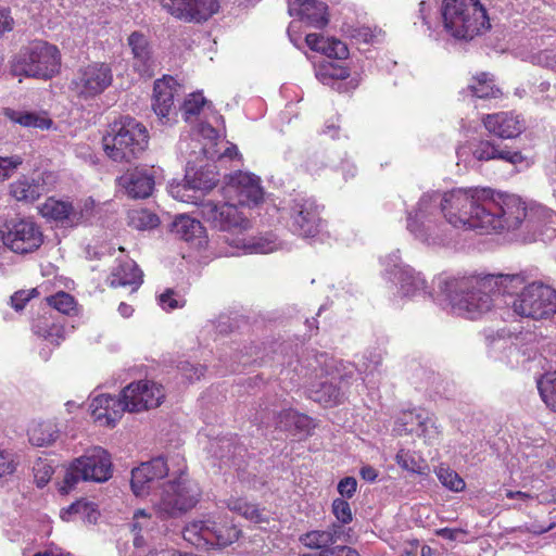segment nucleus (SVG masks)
Masks as SVG:
<instances>
[{"instance_id":"6ab92c4d","label":"nucleus","mask_w":556,"mask_h":556,"mask_svg":"<svg viewBox=\"0 0 556 556\" xmlns=\"http://www.w3.org/2000/svg\"><path fill=\"white\" fill-rule=\"evenodd\" d=\"M124 396L128 399L130 413L159 407L165 393L163 387L150 380L131 382L124 388Z\"/></svg>"},{"instance_id":"72a5a7b5","label":"nucleus","mask_w":556,"mask_h":556,"mask_svg":"<svg viewBox=\"0 0 556 556\" xmlns=\"http://www.w3.org/2000/svg\"><path fill=\"white\" fill-rule=\"evenodd\" d=\"M238 249L249 254H267L278 249L279 241L276 235L267 232L257 237L237 238L231 241Z\"/></svg>"},{"instance_id":"7ed1b4c3","label":"nucleus","mask_w":556,"mask_h":556,"mask_svg":"<svg viewBox=\"0 0 556 556\" xmlns=\"http://www.w3.org/2000/svg\"><path fill=\"white\" fill-rule=\"evenodd\" d=\"M149 130L130 115L121 116L109 125L102 146L109 159L116 163H132L149 147Z\"/></svg>"},{"instance_id":"2eb2a0df","label":"nucleus","mask_w":556,"mask_h":556,"mask_svg":"<svg viewBox=\"0 0 556 556\" xmlns=\"http://www.w3.org/2000/svg\"><path fill=\"white\" fill-rule=\"evenodd\" d=\"M486 282L483 286L491 287L496 299L497 305L506 301H513V296H519L520 291H525L533 278L536 277L534 269H523L513 274H488Z\"/></svg>"},{"instance_id":"cd10ccee","label":"nucleus","mask_w":556,"mask_h":556,"mask_svg":"<svg viewBox=\"0 0 556 556\" xmlns=\"http://www.w3.org/2000/svg\"><path fill=\"white\" fill-rule=\"evenodd\" d=\"M119 182L128 197L132 199L149 198L155 186L154 169L136 167L132 172L119 177Z\"/></svg>"},{"instance_id":"c85d7f7f","label":"nucleus","mask_w":556,"mask_h":556,"mask_svg":"<svg viewBox=\"0 0 556 556\" xmlns=\"http://www.w3.org/2000/svg\"><path fill=\"white\" fill-rule=\"evenodd\" d=\"M42 215L66 228H74L84 222V211L71 202L49 198L42 206Z\"/></svg>"},{"instance_id":"de8ad7c7","label":"nucleus","mask_w":556,"mask_h":556,"mask_svg":"<svg viewBox=\"0 0 556 556\" xmlns=\"http://www.w3.org/2000/svg\"><path fill=\"white\" fill-rule=\"evenodd\" d=\"M159 224V216L148 210L136 211L131 215V225L140 230L156 228Z\"/></svg>"},{"instance_id":"a18cd8bd","label":"nucleus","mask_w":556,"mask_h":556,"mask_svg":"<svg viewBox=\"0 0 556 556\" xmlns=\"http://www.w3.org/2000/svg\"><path fill=\"white\" fill-rule=\"evenodd\" d=\"M46 301L49 306L64 315L70 316L77 312L75 298L67 292L59 291L46 298Z\"/></svg>"},{"instance_id":"052dcab7","label":"nucleus","mask_w":556,"mask_h":556,"mask_svg":"<svg viewBox=\"0 0 556 556\" xmlns=\"http://www.w3.org/2000/svg\"><path fill=\"white\" fill-rule=\"evenodd\" d=\"M357 490V481L354 477L342 478L338 485L337 491L341 495V498H352Z\"/></svg>"},{"instance_id":"5701e85b","label":"nucleus","mask_w":556,"mask_h":556,"mask_svg":"<svg viewBox=\"0 0 556 556\" xmlns=\"http://www.w3.org/2000/svg\"><path fill=\"white\" fill-rule=\"evenodd\" d=\"M471 153L475 160L480 162L501 160L510 164H519L525 161L520 150L508 148L496 138H481L473 144Z\"/></svg>"},{"instance_id":"2f4dec72","label":"nucleus","mask_w":556,"mask_h":556,"mask_svg":"<svg viewBox=\"0 0 556 556\" xmlns=\"http://www.w3.org/2000/svg\"><path fill=\"white\" fill-rule=\"evenodd\" d=\"M109 280L111 287H131V291H136L142 283V271L134 261L128 260L113 269Z\"/></svg>"},{"instance_id":"423d86ee","label":"nucleus","mask_w":556,"mask_h":556,"mask_svg":"<svg viewBox=\"0 0 556 556\" xmlns=\"http://www.w3.org/2000/svg\"><path fill=\"white\" fill-rule=\"evenodd\" d=\"M202 497V489L187 472L180 470L179 476L165 482L159 502L155 504L156 514L161 519L179 518L197 506Z\"/></svg>"},{"instance_id":"4c0bfd02","label":"nucleus","mask_w":556,"mask_h":556,"mask_svg":"<svg viewBox=\"0 0 556 556\" xmlns=\"http://www.w3.org/2000/svg\"><path fill=\"white\" fill-rule=\"evenodd\" d=\"M202 229L201 223L188 215H179L169 224V231L185 241L200 237Z\"/></svg>"},{"instance_id":"6e6552de","label":"nucleus","mask_w":556,"mask_h":556,"mask_svg":"<svg viewBox=\"0 0 556 556\" xmlns=\"http://www.w3.org/2000/svg\"><path fill=\"white\" fill-rule=\"evenodd\" d=\"M242 531L227 517L218 520H195L182 529L184 539L198 548H223L241 536Z\"/></svg>"},{"instance_id":"39448f33","label":"nucleus","mask_w":556,"mask_h":556,"mask_svg":"<svg viewBox=\"0 0 556 556\" xmlns=\"http://www.w3.org/2000/svg\"><path fill=\"white\" fill-rule=\"evenodd\" d=\"M61 53L56 46L35 40L22 47L10 60V73L48 80L60 73Z\"/></svg>"},{"instance_id":"bb28decb","label":"nucleus","mask_w":556,"mask_h":556,"mask_svg":"<svg viewBox=\"0 0 556 556\" xmlns=\"http://www.w3.org/2000/svg\"><path fill=\"white\" fill-rule=\"evenodd\" d=\"M219 181L217 166L213 163H205L197 166L193 160H188L185 174V189L211 191Z\"/></svg>"},{"instance_id":"864d4df0","label":"nucleus","mask_w":556,"mask_h":556,"mask_svg":"<svg viewBox=\"0 0 556 556\" xmlns=\"http://www.w3.org/2000/svg\"><path fill=\"white\" fill-rule=\"evenodd\" d=\"M14 121L24 127L40 129H48L52 124L51 119L40 117L36 113L30 112L18 113V116L14 118Z\"/></svg>"},{"instance_id":"bf43d9fd","label":"nucleus","mask_w":556,"mask_h":556,"mask_svg":"<svg viewBox=\"0 0 556 556\" xmlns=\"http://www.w3.org/2000/svg\"><path fill=\"white\" fill-rule=\"evenodd\" d=\"M21 164V156H0V181L10 178Z\"/></svg>"},{"instance_id":"37998d69","label":"nucleus","mask_w":556,"mask_h":556,"mask_svg":"<svg viewBox=\"0 0 556 556\" xmlns=\"http://www.w3.org/2000/svg\"><path fill=\"white\" fill-rule=\"evenodd\" d=\"M437 478L443 486L453 492H462L466 488L464 479L452 468L441 464L434 470Z\"/></svg>"},{"instance_id":"a878e982","label":"nucleus","mask_w":556,"mask_h":556,"mask_svg":"<svg viewBox=\"0 0 556 556\" xmlns=\"http://www.w3.org/2000/svg\"><path fill=\"white\" fill-rule=\"evenodd\" d=\"M177 84L173 76L164 75L153 85L152 109L162 124L170 122L169 115L174 109V99Z\"/></svg>"},{"instance_id":"4be33fe9","label":"nucleus","mask_w":556,"mask_h":556,"mask_svg":"<svg viewBox=\"0 0 556 556\" xmlns=\"http://www.w3.org/2000/svg\"><path fill=\"white\" fill-rule=\"evenodd\" d=\"M169 472L168 465L164 456H156L149 462L141 463L140 466L131 470L130 488L136 496L149 494L151 484L155 480L165 478Z\"/></svg>"},{"instance_id":"20e7f679","label":"nucleus","mask_w":556,"mask_h":556,"mask_svg":"<svg viewBox=\"0 0 556 556\" xmlns=\"http://www.w3.org/2000/svg\"><path fill=\"white\" fill-rule=\"evenodd\" d=\"M440 13L444 30L459 41H470L491 28L480 0H442Z\"/></svg>"},{"instance_id":"3c124183","label":"nucleus","mask_w":556,"mask_h":556,"mask_svg":"<svg viewBox=\"0 0 556 556\" xmlns=\"http://www.w3.org/2000/svg\"><path fill=\"white\" fill-rule=\"evenodd\" d=\"M331 513L336 517L337 521L342 525H349L353 520L351 505L344 498L337 497L332 501Z\"/></svg>"},{"instance_id":"7c9ffc66","label":"nucleus","mask_w":556,"mask_h":556,"mask_svg":"<svg viewBox=\"0 0 556 556\" xmlns=\"http://www.w3.org/2000/svg\"><path fill=\"white\" fill-rule=\"evenodd\" d=\"M316 77L320 83L331 86L339 92H348L358 85L355 79L345 81L350 77V70L333 61L321 65L316 72Z\"/></svg>"},{"instance_id":"09e8293b","label":"nucleus","mask_w":556,"mask_h":556,"mask_svg":"<svg viewBox=\"0 0 556 556\" xmlns=\"http://www.w3.org/2000/svg\"><path fill=\"white\" fill-rule=\"evenodd\" d=\"M204 105L211 106V103L202 96L201 92L191 93L189 99H186L182 104V112L188 119L190 116L199 115Z\"/></svg>"},{"instance_id":"f257e3e1","label":"nucleus","mask_w":556,"mask_h":556,"mask_svg":"<svg viewBox=\"0 0 556 556\" xmlns=\"http://www.w3.org/2000/svg\"><path fill=\"white\" fill-rule=\"evenodd\" d=\"M542 207H528L516 194L490 188H454L426 192L407 212V230L427 245H445L458 228L481 232L510 231L523 226L534 232L541 226Z\"/></svg>"},{"instance_id":"0eeeda50","label":"nucleus","mask_w":556,"mask_h":556,"mask_svg":"<svg viewBox=\"0 0 556 556\" xmlns=\"http://www.w3.org/2000/svg\"><path fill=\"white\" fill-rule=\"evenodd\" d=\"M113 475L111 455L101 446L88 450L84 455L73 459L65 470L61 493H68L84 482H106Z\"/></svg>"},{"instance_id":"dca6fc26","label":"nucleus","mask_w":556,"mask_h":556,"mask_svg":"<svg viewBox=\"0 0 556 556\" xmlns=\"http://www.w3.org/2000/svg\"><path fill=\"white\" fill-rule=\"evenodd\" d=\"M127 45L131 50V66L135 73L142 78H152L160 70L159 61L152 42L141 31H132L127 38Z\"/></svg>"},{"instance_id":"ddd939ff","label":"nucleus","mask_w":556,"mask_h":556,"mask_svg":"<svg viewBox=\"0 0 556 556\" xmlns=\"http://www.w3.org/2000/svg\"><path fill=\"white\" fill-rule=\"evenodd\" d=\"M386 271L388 279L396 286L399 296H432V294L427 291V283L421 274L417 273L413 267L402 264L397 253L390 254L387 257Z\"/></svg>"},{"instance_id":"338daca9","label":"nucleus","mask_w":556,"mask_h":556,"mask_svg":"<svg viewBox=\"0 0 556 556\" xmlns=\"http://www.w3.org/2000/svg\"><path fill=\"white\" fill-rule=\"evenodd\" d=\"M247 504H248V501L242 497L230 496L229 498H227L225 501L226 507L229 510H231L240 516H242Z\"/></svg>"},{"instance_id":"c756f323","label":"nucleus","mask_w":556,"mask_h":556,"mask_svg":"<svg viewBox=\"0 0 556 556\" xmlns=\"http://www.w3.org/2000/svg\"><path fill=\"white\" fill-rule=\"evenodd\" d=\"M276 428L292 435L308 437L315 428L313 418L295 409H282L275 416Z\"/></svg>"},{"instance_id":"774afa93","label":"nucleus","mask_w":556,"mask_h":556,"mask_svg":"<svg viewBox=\"0 0 556 556\" xmlns=\"http://www.w3.org/2000/svg\"><path fill=\"white\" fill-rule=\"evenodd\" d=\"M343 526L344 525L337 521L332 522L325 530L327 535L330 536V542L332 545L336 544L344 535L345 531Z\"/></svg>"},{"instance_id":"ea45409f","label":"nucleus","mask_w":556,"mask_h":556,"mask_svg":"<svg viewBox=\"0 0 556 556\" xmlns=\"http://www.w3.org/2000/svg\"><path fill=\"white\" fill-rule=\"evenodd\" d=\"M33 330L36 336L54 345H59L64 340V327L47 317L37 319L33 325Z\"/></svg>"},{"instance_id":"0e129e2a","label":"nucleus","mask_w":556,"mask_h":556,"mask_svg":"<svg viewBox=\"0 0 556 556\" xmlns=\"http://www.w3.org/2000/svg\"><path fill=\"white\" fill-rule=\"evenodd\" d=\"M324 555L327 556H361L358 551L348 545H331L329 549H326Z\"/></svg>"},{"instance_id":"e2e57ef3","label":"nucleus","mask_w":556,"mask_h":556,"mask_svg":"<svg viewBox=\"0 0 556 556\" xmlns=\"http://www.w3.org/2000/svg\"><path fill=\"white\" fill-rule=\"evenodd\" d=\"M350 36L361 42L370 43L374 41L375 34L368 26H361L352 28Z\"/></svg>"},{"instance_id":"603ef678","label":"nucleus","mask_w":556,"mask_h":556,"mask_svg":"<svg viewBox=\"0 0 556 556\" xmlns=\"http://www.w3.org/2000/svg\"><path fill=\"white\" fill-rule=\"evenodd\" d=\"M323 54L330 59L344 60L349 56L348 46L339 39L328 37V42L325 43Z\"/></svg>"},{"instance_id":"aec40b11","label":"nucleus","mask_w":556,"mask_h":556,"mask_svg":"<svg viewBox=\"0 0 556 556\" xmlns=\"http://www.w3.org/2000/svg\"><path fill=\"white\" fill-rule=\"evenodd\" d=\"M128 399H125L123 389L118 396L110 394L96 396L90 404V410L94 421L101 426L113 428L125 412L130 413Z\"/></svg>"},{"instance_id":"5fc2aeb1","label":"nucleus","mask_w":556,"mask_h":556,"mask_svg":"<svg viewBox=\"0 0 556 556\" xmlns=\"http://www.w3.org/2000/svg\"><path fill=\"white\" fill-rule=\"evenodd\" d=\"M177 368L180 374L190 382L199 380L206 370L205 366L201 364H192L188 361L179 362Z\"/></svg>"},{"instance_id":"f704fd0d","label":"nucleus","mask_w":556,"mask_h":556,"mask_svg":"<svg viewBox=\"0 0 556 556\" xmlns=\"http://www.w3.org/2000/svg\"><path fill=\"white\" fill-rule=\"evenodd\" d=\"M460 94L486 100L500 98L502 91L494 85L491 75L482 72L472 78V83L466 89H463Z\"/></svg>"},{"instance_id":"a211bd4d","label":"nucleus","mask_w":556,"mask_h":556,"mask_svg":"<svg viewBox=\"0 0 556 556\" xmlns=\"http://www.w3.org/2000/svg\"><path fill=\"white\" fill-rule=\"evenodd\" d=\"M354 378L353 370H345L330 381L315 382L307 389V396L312 401L326 407L341 404L345 397V390Z\"/></svg>"},{"instance_id":"58836bf2","label":"nucleus","mask_w":556,"mask_h":556,"mask_svg":"<svg viewBox=\"0 0 556 556\" xmlns=\"http://www.w3.org/2000/svg\"><path fill=\"white\" fill-rule=\"evenodd\" d=\"M70 516H76L84 522L94 525L98 521L100 513L97 504L81 498L72 503L61 515L62 519L67 521L70 520Z\"/></svg>"},{"instance_id":"4468645a","label":"nucleus","mask_w":556,"mask_h":556,"mask_svg":"<svg viewBox=\"0 0 556 556\" xmlns=\"http://www.w3.org/2000/svg\"><path fill=\"white\" fill-rule=\"evenodd\" d=\"M201 217L212 228L220 231H241L250 227V220L244 218L233 204L206 201L200 207Z\"/></svg>"},{"instance_id":"8fccbe9b","label":"nucleus","mask_w":556,"mask_h":556,"mask_svg":"<svg viewBox=\"0 0 556 556\" xmlns=\"http://www.w3.org/2000/svg\"><path fill=\"white\" fill-rule=\"evenodd\" d=\"M159 304L164 311H174L182 308L186 305V300L178 292L173 289H166L159 295Z\"/></svg>"},{"instance_id":"f03ea898","label":"nucleus","mask_w":556,"mask_h":556,"mask_svg":"<svg viewBox=\"0 0 556 556\" xmlns=\"http://www.w3.org/2000/svg\"><path fill=\"white\" fill-rule=\"evenodd\" d=\"M486 276L450 277L440 275L435 283L452 311L468 319H477L497 305L491 287L483 286Z\"/></svg>"},{"instance_id":"1a4fd4ad","label":"nucleus","mask_w":556,"mask_h":556,"mask_svg":"<svg viewBox=\"0 0 556 556\" xmlns=\"http://www.w3.org/2000/svg\"><path fill=\"white\" fill-rule=\"evenodd\" d=\"M519 296H513V301H506L515 315L532 319H546L556 314V290L536 281L535 278L525 286Z\"/></svg>"},{"instance_id":"c9c22d12","label":"nucleus","mask_w":556,"mask_h":556,"mask_svg":"<svg viewBox=\"0 0 556 556\" xmlns=\"http://www.w3.org/2000/svg\"><path fill=\"white\" fill-rule=\"evenodd\" d=\"M231 182L238 186V192L244 197L248 203L258 204L263 201L264 192L260 186V179L254 175L238 173L231 177Z\"/></svg>"},{"instance_id":"69168bd1","label":"nucleus","mask_w":556,"mask_h":556,"mask_svg":"<svg viewBox=\"0 0 556 556\" xmlns=\"http://www.w3.org/2000/svg\"><path fill=\"white\" fill-rule=\"evenodd\" d=\"M305 42L311 50L321 53L325 43L328 42V37H324L319 34H307L305 37Z\"/></svg>"},{"instance_id":"473e14b6","label":"nucleus","mask_w":556,"mask_h":556,"mask_svg":"<svg viewBox=\"0 0 556 556\" xmlns=\"http://www.w3.org/2000/svg\"><path fill=\"white\" fill-rule=\"evenodd\" d=\"M46 192L43 178L23 176L10 186L11 195L17 201L34 202Z\"/></svg>"},{"instance_id":"f8f14e48","label":"nucleus","mask_w":556,"mask_h":556,"mask_svg":"<svg viewBox=\"0 0 556 556\" xmlns=\"http://www.w3.org/2000/svg\"><path fill=\"white\" fill-rule=\"evenodd\" d=\"M0 235L3 244L17 254L31 253L43 243L40 227L30 219L7 223Z\"/></svg>"},{"instance_id":"393cba45","label":"nucleus","mask_w":556,"mask_h":556,"mask_svg":"<svg viewBox=\"0 0 556 556\" xmlns=\"http://www.w3.org/2000/svg\"><path fill=\"white\" fill-rule=\"evenodd\" d=\"M288 12L314 28H323L328 22V5L320 0H288Z\"/></svg>"},{"instance_id":"f3484780","label":"nucleus","mask_w":556,"mask_h":556,"mask_svg":"<svg viewBox=\"0 0 556 556\" xmlns=\"http://www.w3.org/2000/svg\"><path fill=\"white\" fill-rule=\"evenodd\" d=\"M162 9L186 23H202L214 15L218 0H160Z\"/></svg>"},{"instance_id":"4d7b16f0","label":"nucleus","mask_w":556,"mask_h":556,"mask_svg":"<svg viewBox=\"0 0 556 556\" xmlns=\"http://www.w3.org/2000/svg\"><path fill=\"white\" fill-rule=\"evenodd\" d=\"M151 515L147 514L144 509H137L134 513L130 528L132 532H144L152 528Z\"/></svg>"},{"instance_id":"6e6d98bb","label":"nucleus","mask_w":556,"mask_h":556,"mask_svg":"<svg viewBox=\"0 0 556 556\" xmlns=\"http://www.w3.org/2000/svg\"><path fill=\"white\" fill-rule=\"evenodd\" d=\"M39 294L38 290L36 288H33L30 290H18L14 292L11 298V306L16 311L21 312L24 309L26 304L33 299L36 298Z\"/></svg>"},{"instance_id":"9d476101","label":"nucleus","mask_w":556,"mask_h":556,"mask_svg":"<svg viewBox=\"0 0 556 556\" xmlns=\"http://www.w3.org/2000/svg\"><path fill=\"white\" fill-rule=\"evenodd\" d=\"M324 206L319 205L316 199L306 193L291 195L288 203L290 229L302 238H314L325 227V219L321 217Z\"/></svg>"},{"instance_id":"49530a36","label":"nucleus","mask_w":556,"mask_h":556,"mask_svg":"<svg viewBox=\"0 0 556 556\" xmlns=\"http://www.w3.org/2000/svg\"><path fill=\"white\" fill-rule=\"evenodd\" d=\"M328 166L326 152L318 149L306 151L305 168L311 174H317Z\"/></svg>"},{"instance_id":"c03bdc74","label":"nucleus","mask_w":556,"mask_h":556,"mask_svg":"<svg viewBox=\"0 0 556 556\" xmlns=\"http://www.w3.org/2000/svg\"><path fill=\"white\" fill-rule=\"evenodd\" d=\"M299 541L309 549H319V553H324L332 545L325 530L307 531L300 535Z\"/></svg>"},{"instance_id":"79ce46f5","label":"nucleus","mask_w":556,"mask_h":556,"mask_svg":"<svg viewBox=\"0 0 556 556\" xmlns=\"http://www.w3.org/2000/svg\"><path fill=\"white\" fill-rule=\"evenodd\" d=\"M538 390L546 406L556 412V371L545 374L538 381Z\"/></svg>"},{"instance_id":"412c9836","label":"nucleus","mask_w":556,"mask_h":556,"mask_svg":"<svg viewBox=\"0 0 556 556\" xmlns=\"http://www.w3.org/2000/svg\"><path fill=\"white\" fill-rule=\"evenodd\" d=\"M394 431L399 435L416 434L426 441L435 440L440 434L434 418L426 410L403 413L395 422Z\"/></svg>"},{"instance_id":"e433bc0d","label":"nucleus","mask_w":556,"mask_h":556,"mask_svg":"<svg viewBox=\"0 0 556 556\" xmlns=\"http://www.w3.org/2000/svg\"><path fill=\"white\" fill-rule=\"evenodd\" d=\"M60 437V429L52 421H40L28 430L29 442L35 446H49Z\"/></svg>"},{"instance_id":"b1692460","label":"nucleus","mask_w":556,"mask_h":556,"mask_svg":"<svg viewBox=\"0 0 556 556\" xmlns=\"http://www.w3.org/2000/svg\"><path fill=\"white\" fill-rule=\"evenodd\" d=\"M482 122L485 129L502 141L516 138L526 129L525 119L514 112L488 114Z\"/></svg>"},{"instance_id":"9b49d317","label":"nucleus","mask_w":556,"mask_h":556,"mask_svg":"<svg viewBox=\"0 0 556 556\" xmlns=\"http://www.w3.org/2000/svg\"><path fill=\"white\" fill-rule=\"evenodd\" d=\"M113 83V72L109 64L93 62L79 67L70 83V90L84 101L102 94Z\"/></svg>"},{"instance_id":"a19ab883","label":"nucleus","mask_w":556,"mask_h":556,"mask_svg":"<svg viewBox=\"0 0 556 556\" xmlns=\"http://www.w3.org/2000/svg\"><path fill=\"white\" fill-rule=\"evenodd\" d=\"M395 462L402 469L412 473L425 476L429 472L426 460L408 450L401 448L395 455Z\"/></svg>"},{"instance_id":"13d9d810","label":"nucleus","mask_w":556,"mask_h":556,"mask_svg":"<svg viewBox=\"0 0 556 556\" xmlns=\"http://www.w3.org/2000/svg\"><path fill=\"white\" fill-rule=\"evenodd\" d=\"M17 467V460L14 453L0 448V478L12 475Z\"/></svg>"},{"instance_id":"680f3d73","label":"nucleus","mask_w":556,"mask_h":556,"mask_svg":"<svg viewBox=\"0 0 556 556\" xmlns=\"http://www.w3.org/2000/svg\"><path fill=\"white\" fill-rule=\"evenodd\" d=\"M242 517L254 523H267L269 520L268 517L263 514V510L249 502L245 506Z\"/></svg>"}]
</instances>
